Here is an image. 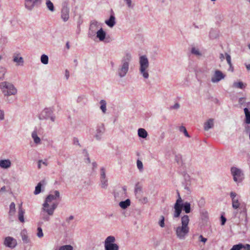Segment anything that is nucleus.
<instances>
[{
	"mask_svg": "<svg viewBox=\"0 0 250 250\" xmlns=\"http://www.w3.org/2000/svg\"><path fill=\"white\" fill-rule=\"evenodd\" d=\"M181 226H178L175 229L177 237L180 240L185 239L189 231L188 224L189 222V216L184 215L181 218Z\"/></svg>",
	"mask_w": 250,
	"mask_h": 250,
	"instance_id": "obj_1",
	"label": "nucleus"
},
{
	"mask_svg": "<svg viewBox=\"0 0 250 250\" xmlns=\"http://www.w3.org/2000/svg\"><path fill=\"white\" fill-rule=\"evenodd\" d=\"M132 60V56L130 53H126L122 57L121 63L117 70L118 76L122 78L126 76L129 71V64Z\"/></svg>",
	"mask_w": 250,
	"mask_h": 250,
	"instance_id": "obj_2",
	"label": "nucleus"
},
{
	"mask_svg": "<svg viewBox=\"0 0 250 250\" xmlns=\"http://www.w3.org/2000/svg\"><path fill=\"white\" fill-rule=\"evenodd\" d=\"M178 198L174 204V212L173 213V217L177 218L179 217L182 208H183L184 210L186 213H188L190 212V204L188 202L184 203H182L183 200L181 198L179 194L178 193Z\"/></svg>",
	"mask_w": 250,
	"mask_h": 250,
	"instance_id": "obj_3",
	"label": "nucleus"
},
{
	"mask_svg": "<svg viewBox=\"0 0 250 250\" xmlns=\"http://www.w3.org/2000/svg\"><path fill=\"white\" fill-rule=\"evenodd\" d=\"M58 204L53 203H51L44 201L42 204L41 210V214L42 215V219L44 221H49L50 220L49 216H52L54 210L57 208Z\"/></svg>",
	"mask_w": 250,
	"mask_h": 250,
	"instance_id": "obj_4",
	"label": "nucleus"
},
{
	"mask_svg": "<svg viewBox=\"0 0 250 250\" xmlns=\"http://www.w3.org/2000/svg\"><path fill=\"white\" fill-rule=\"evenodd\" d=\"M139 72L145 79L149 78V63L148 59L146 55H142L139 57Z\"/></svg>",
	"mask_w": 250,
	"mask_h": 250,
	"instance_id": "obj_5",
	"label": "nucleus"
},
{
	"mask_svg": "<svg viewBox=\"0 0 250 250\" xmlns=\"http://www.w3.org/2000/svg\"><path fill=\"white\" fill-rule=\"evenodd\" d=\"M0 89L5 97H8L12 95H15L17 93V89L11 83L3 82L0 83Z\"/></svg>",
	"mask_w": 250,
	"mask_h": 250,
	"instance_id": "obj_6",
	"label": "nucleus"
},
{
	"mask_svg": "<svg viewBox=\"0 0 250 250\" xmlns=\"http://www.w3.org/2000/svg\"><path fill=\"white\" fill-rule=\"evenodd\" d=\"M115 242L116 238L114 236H107L104 242V250H119V246Z\"/></svg>",
	"mask_w": 250,
	"mask_h": 250,
	"instance_id": "obj_7",
	"label": "nucleus"
},
{
	"mask_svg": "<svg viewBox=\"0 0 250 250\" xmlns=\"http://www.w3.org/2000/svg\"><path fill=\"white\" fill-rule=\"evenodd\" d=\"M40 120H47L50 119L52 122L55 121V116L53 114V111L51 108H45L42 111L39 115Z\"/></svg>",
	"mask_w": 250,
	"mask_h": 250,
	"instance_id": "obj_8",
	"label": "nucleus"
},
{
	"mask_svg": "<svg viewBox=\"0 0 250 250\" xmlns=\"http://www.w3.org/2000/svg\"><path fill=\"white\" fill-rule=\"evenodd\" d=\"M231 173L233 176V180L239 183L242 181L244 179V174L242 170L236 167H232L231 168Z\"/></svg>",
	"mask_w": 250,
	"mask_h": 250,
	"instance_id": "obj_9",
	"label": "nucleus"
},
{
	"mask_svg": "<svg viewBox=\"0 0 250 250\" xmlns=\"http://www.w3.org/2000/svg\"><path fill=\"white\" fill-rule=\"evenodd\" d=\"M100 27H101V26H100V24L99 22L95 20L91 21L88 32L89 37L92 38L95 36L96 32H97L96 30H98V28H100Z\"/></svg>",
	"mask_w": 250,
	"mask_h": 250,
	"instance_id": "obj_10",
	"label": "nucleus"
},
{
	"mask_svg": "<svg viewBox=\"0 0 250 250\" xmlns=\"http://www.w3.org/2000/svg\"><path fill=\"white\" fill-rule=\"evenodd\" d=\"M100 186L102 188L106 189L108 186V180L105 175V169L102 167L100 169Z\"/></svg>",
	"mask_w": 250,
	"mask_h": 250,
	"instance_id": "obj_11",
	"label": "nucleus"
},
{
	"mask_svg": "<svg viewBox=\"0 0 250 250\" xmlns=\"http://www.w3.org/2000/svg\"><path fill=\"white\" fill-rule=\"evenodd\" d=\"M42 0H24L25 8L31 11L35 6L41 4Z\"/></svg>",
	"mask_w": 250,
	"mask_h": 250,
	"instance_id": "obj_12",
	"label": "nucleus"
},
{
	"mask_svg": "<svg viewBox=\"0 0 250 250\" xmlns=\"http://www.w3.org/2000/svg\"><path fill=\"white\" fill-rule=\"evenodd\" d=\"M226 75L219 70H216L211 78V81L213 83H217L222 80L225 79Z\"/></svg>",
	"mask_w": 250,
	"mask_h": 250,
	"instance_id": "obj_13",
	"label": "nucleus"
},
{
	"mask_svg": "<svg viewBox=\"0 0 250 250\" xmlns=\"http://www.w3.org/2000/svg\"><path fill=\"white\" fill-rule=\"evenodd\" d=\"M229 195L231 199L232 207L234 209H238L240 206L239 196H238L237 194L233 191L230 192Z\"/></svg>",
	"mask_w": 250,
	"mask_h": 250,
	"instance_id": "obj_14",
	"label": "nucleus"
},
{
	"mask_svg": "<svg viewBox=\"0 0 250 250\" xmlns=\"http://www.w3.org/2000/svg\"><path fill=\"white\" fill-rule=\"evenodd\" d=\"M4 244L5 246L13 249L16 247L17 245V242L16 239L12 237H6L4 241Z\"/></svg>",
	"mask_w": 250,
	"mask_h": 250,
	"instance_id": "obj_15",
	"label": "nucleus"
},
{
	"mask_svg": "<svg viewBox=\"0 0 250 250\" xmlns=\"http://www.w3.org/2000/svg\"><path fill=\"white\" fill-rule=\"evenodd\" d=\"M13 61L16 63V65L23 66L24 64V59L21 56L20 53H15L13 55Z\"/></svg>",
	"mask_w": 250,
	"mask_h": 250,
	"instance_id": "obj_16",
	"label": "nucleus"
},
{
	"mask_svg": "<svg viewBox=\"0 0 250 250\" xmlns=\"http://www.w3.org/2000/svg\"><path fill=\"white\" fill-rule=\"evenodd\" d=\"M60 192L58 190H55L52 193L49 194L45 198V201L50 203L60 197Z\"/></svg>",
	"mask_w": 250,
	"mask_h": 250,
	"instance_id": "obj_17",
	"label": "nucleus"
},
{
	"mask_svg": "<svg viewBox=\"0 0 250 250\" xmlns=\"http://www.w3.org/2000/svg\"><path fill=\"white\" fill-rule=\"evenodd\" d=\"M69 9L66 6H64L62 8L61 12V17L64 21H66L69 18Z\"/></svg>",
	"mask_w": 250,
	"mask_h": 250,
	"instance_id": "obj_18",
	"label": "nucleus"
},
{
	"mask_svg": "<svg viewBox=\"0 0 250 250\" xmlns=\"http://www.w3.org/2000/svg\"><path fill=\"white\" fill-rule=\"evenodd\" d=\"M250 250V245L246 244L243 245L242 244L234 245L230 250Z\"/></svg>",
	"mask_w": 250,
	"mask_h": 250,
	"instance_id": "obj_19",
	"label": "nucleus"
},
{
	"mask_svg": "<svg viewBox=\"0 0 250 250\" xmlns=\"http://www.w3.org/2000/svg\"><path fill=\"white\" fill-rule=\"evenodd\" d=\"M11 166V162L9 159L0 160V167L3 169H7Z\"/></svg>",
	"mask_w": 250,
	"mask_h": 250,
	"instance_id": "obj_20",
	"label": "nucleus"
},
{
	"mask_svg": "<svg viewBox=\"0 0 250 250\" xmlns=\"http://www.w3.org/2000/svg\"><path fill=\"white\" fill-rule=\"evenodd\" d=\"M104 128L103 125H101L97 127L96 129V133L95 135V138L97 140H100L101 139V136L104 133Z\"/></svg>",
	"mask_w": 250,
	"mask_h": 250,
	"instance_id": "obj_21",
	"label": "nucleus"
},
{
	"mask_svg": "<svg viewBox=\"0 0 250 250\" xmlns=\"http://www.w3.org/2000/svg\"><path fill=\"white\" fill-rule=\"evenodd\" d=\"M97 38L99 39L100 41H103L106 36V33L102 27L98 30L96 32Z\"/></svg>",
	"mask_w": 250,
	"mask_h": 250,
	"instance_id": "obj_22",
	"label": "nucleus"
},
{
	"mask_svg": "<svg viewBox=\"0 0 250 250\" xmlns=\"http://www.w3.org/2000/svg\"><path fill=\"white\" fill-rule=\"evenodd\" d=\"M46 184V181L45 180H42L40 182L37 186L35 187V189L34 192V194L37 195L41 192V188L42 186H45Z\"/></svg>",
	"mask_w": 250,
	"mask_h": 250,
	"instance_id": "obj_23",
	"label": "nucleus"
},
{
	"mask_svg": "<svg viewBox=\"0 0 250 250\" xmlns=\"http://www.w3.org/2000/svg\"><path fill=\"white\" fill-rule=\"evenodd\" d=\"M214 126V120L213 119H209L204 123V128L206 131L212 128Z\"/></svg>",
	"mask_w": 250,
	"mask_h": 250,
	"instance_id": "obj_24",
	"label": "nucleus"
},
{
	"mask_svg": "<svg viewBox=\"0 0 250 250\" xmlns=\"http://www.w3.org/2000/svg\"><path fill=\"white\" fill-rule=\"evenodd\" d=\"M105 23L110 27H112L115 24V18L113 15L110 16L109 20H106Z\"/></svg>",
	"mask_w": 250,
	"mask_h": 250,
	"instance_id": "obj_25",
	"label": "nucleus"
},
{
	"mask_svg": "<svg viewBox=\"0 0 250 250\" xmlns=\"http://www.w3.org/2000/svg\"><path fill=\"white\" fill-rule=\"evenodd\" d=\"M31 137L34 140V142L36 145H39L41 143V140L40 137H38L37 135V132L36 130H34L31 134Z\"/></svg>",
	"mask_w": 250,
	"mask_h": 250,
	"instance_id": "obj_26",
	"label": "nucleus"
},
{
	"mask_svg": "<svg viewBox=\"0 0 250 250\" xmlns=\"http://www.w3.org/2000/svg\"><path fill=\"white\" fill-rule=\"evenodd\" d=\"M130 200L127 199L124 201H121L119 203L120 207L123 209H125L130 205Z\"/></svg>",
	"mask_w": 250,
	"mask_h": 250,
	"instance_id": "obj_27",
	"label": "nucleus"
},
{
	"mask_svg": "<svg viewBox=\"0 0 250 250\" xmlns=\"http://www.w3.org/2000/svg\"><path fill=\"white\" fill-rule=\"evenodd\" d=\"M21 239L24 243H28L29 242V239L27 234V232L25 230H23L21 232Z\"/></svg>",
	"mask_w": 250,
	"mask_h": 250,
	"instance_id": "obj_28",
	"label": "nucleus"
},
{
	"mask_svg": "<svg viewBox=\"0 0 250 250\" xmlns=\"http://www.w3.org/2000/svg\"><path fill=\"white\" fill-rule=\"evenodd\" d=\"M138 135L141 138H146L148 134L145 129L141 128L138 130Z\"/></svg>",
	"mask_w": 250,
	"mask_h": 250,
	"instance_id": "obj_29",
	"label": "nucleus"
},
{
	"mask_svg": "<svg viewBox=\"0 0 250 250\" xmlns=\"http://www.w3.org/2000/svg\"><path fill=\"white\" fill-rule=\"evenodd\" d=\"M246 84L242 82H235L233 83L232 87L236 88L244 89L245 88Z\"/></svg>",
	"mask_w": 250,
	"mask_h": 250,
	"instance_id": "obj_30",
	"label": "nucleus"
},
{
	"mask_svg": "<svg viewBox=\"0 0 250 250\" xmlns=\"http://www.w3.org/2000/svg\"><path fill=\"white\" fill-rule=\"evenodd\" d=\"M24 211L22 209L21 206L19 208L18 215H19V219L21 222H24Z\"/></svg>",
	"mask_w": 250,
	"mask_h": 250,
	"instance_id": "obj_31",
	"label": "nucleus"
},
{
	"mask_svg": "<svg viewBox=\"0 0 250 250\" xmlns=\"http://www.w3.org/2000/svg\"><path fill=\"white\" fill-rule=\"evenodd\" d=\"M244 112L245 114V123L247 124H250V111L248 110V108H245L244 109Z\"/></svg>",
	"mask_w": 250,
	"mask_h": 250,
	"instance_id": "obj_32",
	"label": "nucleus"
},
{
	"mask_svg": "<svg viewBox=\"0 0 250 250\" xmlns=\"http://www.w3.org/2000/svg\"><path fill=\"white\" fill-rule=\"evenodd\" d=\"M100 104H101L100 109L104 113H105L106 111V103L105 101L102 100L100 101Z\"/></svg>",
	"mask_w": 250,
	"mask_h": 250,
	"instance_id": "obj_33",
	"label": "nucleus"
},
{
	"mask_svg": "<svg viewBox=\"0 0 250 250\" xmlns=\"http://www.w3.org/2000/svg\"><path fill=\"white\" fill-rule=\"evenodd\" d=\"M46 5L47 6V8L51 12H54V7L53 3L50 0H46Z\"/></svg>",
	"mask_w": 250,
	"mask_h": 250,
	"instance_id": "obj_34",
	"label": "nucleus"
},
{
	"mask_svg": "<svg viewBox=\"0 0 250 250\" xmlns=\"http://www.w3.org/2000/svg\"><path fill=\"white\" fill-rule=\"evenodd\" d=\"M191 52L192 54L195 55L197 57H201L202 55V53L200 52L199 49L195 47H193L191 49Z\"/></svg>",
	"mask_w": 250,
	"mask_h": 250,
	"instance_id": "obj_35",
	"label": "nucleus"
},
{
	"mask_svg": "<svg viewBox=\"0 0 250 250\" xmlns=\"http://www.w3.org/2000/svg\"><path fill=\"white\" fill-rule=\"evenodd\" d=\"M48 57L45 54H43L41 57V62L43 64H47L48 63Z\"/></svg>",
	"mask_w": 250,
	"mask_h": 250,
	"instance_id": "obj_36",
	"label": "nucleus"
},
{
	"mask_svg": "<svg viewBox=\"0 0 250 250\" xmlns=\"http://www.w3.org/2000/svg\"><path fill=\"white\" fill-rule=\"evenodd\" d=\"M73 246L70 245H65L60 247L59 250H73Z\"/></svg>",
	"mask_w": 250,
	"mask_h": 250,
	"instance_id": "obj_37",
	"label": "nucleus"
},
{
	"mask_svg": "<svg viewBox=\"0 0 250 250\" xmlns=\"http://www.w3.org/2000/svg\"><path fill=\"white\" fill-rule=\"evenodd\" d=\"M126 5L128 8H133L134 6V4L133 3L132 0H123Z\"/></svg>",
	"mask_w": 250,
	"mask_h": 250,
	"instance_id": "obj_38",
	"label": "nucleus"
},
{
	"mask_svg": "<svg viewBox=\"0 0 250 250\" xmlns=\"http://www.w3.org/2000/svg\"><path fill=\"white\" fill-rule=\"evenodd\" d=\"M9 214L13 215L15 212V204L12 202L10 205Z\"/></svg>",
	"mask_w": 250,
	"mask_h": 250,
	"instance_id": "obj_39",
	"label": "nucleus"
},
{
	"mask_svg": "<svg viewBox=\"0 0 250 250\" xmlns=\"http://www.w3.org/2000/svg\"><path fill=\"white\" fill-rule=\"evenodd\" d=\"M137 167L140 172H142L143 170V164L141 161L137 160Z\"/></svg>",
	"mask_w": 250,
	"mask_h": 250,
	"instance_id": "obj_40",
	"label": "nucleus"
},
{
	"mask_svg": "<svg viewBox=\"0 0 250 250\" xmlns=\"http://www.w3.org/2000/svg\"><path fill=\"white\" fill-rule=\"evenodd\" d=\"M225 56H226V59L227 60V62L228 63V64L229 65V66H230V67H232V63H231V57L228 54V53H225Z\"/></svg>",
	"mask_w": 250,
	"mask_h": 250,
	"instance_id": "obj_41",
	"label": "nucleus"
},
{
	"mask_svg": "<svg viewBox=\"0 0 250 250\" xmlns=\"http://www.w3.org/2000/svg\"><path fill=\"white\" fill-rule=\"evenodd\" d=\"M37 235L39 238H42L43 236L42 229L40 227L37 229Z\"/></svg>",
	"mask_w": 250,
	"mask_h": 250,
	"instance_id": "obj_42",
	"label": "nucleus"
},
{
	"mask_svg": "<svg viewBox=\"0 0 250 250\" xmlns=\"http://www.w3.org/2000/svg\"><path fill=\"white\" fill-rule=\"evenodd\" d=\"M5 73V68L3 67H0V80H2L4 78V76Z\"/></svg>",
	"mask_w": 250,
	"mask_h": 250,
	"instance_id": "obj_43",
	"label": "nucleus"
},
{
	"mask_svg": "<svg viewBox=\"0 0 250 250\" xmlns=\"http://www.w3.org/2000/svg\"><path fill=\"white\" fill-rule=\"evenodd\" d=\"M179 130L181 132H183L186 137H189V136L188 132H187V129L185 127H184L183 126H181L180 127Z\"/></svg>",
	"mask_w": 250,
	"mask_h": 250,
	"instance_id": "obj_44",
	"label": "nucleus"
},
{
	"mask_svg": "<svg viewBox=\"0 0 250 250\" xmlns=\"http://www.w3.org/2000/svg\"><path fill=\"white\" fill-rule=\"evenodd\" d=\"M159 225L162 228H164L165 227V217L164 216H161L160 220L159 222Z\"/></svg>",
	"mask_w": 250,
	"mask_h": 250,
	"instance_id": "obj_45",
	"label": "nucleus"
},
{
	"mask_svg": "<svg viewBox=\"0 0 250 250\" xmlns=\"http://www.w3.org/2000/svg\"><path fill=\"white\" fill-rule=\"evenodd\" d=\"M175 161L179 164H182V156L180 155H176L175 156Z\"/></svg>",
	"mask_w": 250,
	"mask_h": 250,
	"instance_id": "obj_46",
	"label": "nucleus"
},
{
	"mask_svg": "<svg viewBox=\"0 0 250 250\" xmlns=\"http://www.w3.org/2000/svg\"><path fill=\"white\" fill-rule=\"evenodd\" d=\"M205 203V199H203V198H201L200 199L199 201H198V206L200 207H202L204 206V204Z\"/></svg>",
	"mask_w": 250,
	"mask_h": 250,
	"instance_id": "obj_47",
	"label": "nucleus"
},
{
	"mask_svg": "<svg viewBox=\"0 0 250 250\" xmlns=\"http://www.w3.org/2000/svg\"><path fill=\"white\" fill-rule=\"evenodd\" d=\"M199 240L202 242H203L204 243H205L207 241V239L206 238H204L203 236V235H200L199 236Z\"/></svg>",
	"mask_w": 250,
	"mask_h": 250,
	"instance_id": "obj_48",
	"label": "nucleus"
},
{
	"mask_svg": "<svg viewBox=\"0 0 250 250\" xmlns=\"http://www.w3.org/2000/svg\"><path fill=\"white\" fill-rule=\"evenodd\" d=\"M180 104L178 103L175 104L173 105L170 107V109H178L180 108Z\"/></svg>",
	"mask_w": 250,
	"mask_h": 250,
	"instance_id": "obj_49",
	"label": "nucleus"
},
{
	"mask_svg": "<svg viewBox=\"0 0 250 250\" xmlns=\"http://www.w3.org/2000/svg\"><path fill=\"white\" fill-rule=\"evenodd\" d=\"M140 201L143 204H146L148 202V198L146 197H144Z\"/></svg>",
	"mask_w": 250,
	"mask_h": 250,
	"instance_id": "obj_50",
	"label": "nucleus"
},
{
	"mask_svg": "<svg viewBox=\"0 0 250 250\" xmlns=\"http://www.w3.org/2000/svg\"><path fill=\"white\" fill-rule=\"evenodd\" d=\"M4 119V111L0 109V120H3Z\"/></svg>",
	"mask_w": 250,
	"mask_h": 250,
	"instance_id": "obj_51",
	"label": "nucleus"
},
{
	"mask_svg": "<svg viewBox=\"0 0 250 250\" xmlns=\"http://www.w3.org/2000/svg\"><path fill=\"white\" fill-rule=\"evenodd\" d=\"M74 219V216L72 215L70 216L69 217L66 218L65 219L66 222L68 224L69 223L70 221Z\"/></svg>",
	"mask_w": 250,
	"mask_h": 250,
	"instance_id": "obj_52",
	"label": "nucleus"
},
{
	"mask_svg": "<svg viewBox=\"0 0 250 250\" xmlns=\"http://www.w3.org/2000/svg\"><path fill=\"white\" fill-rule=\"evenodd\" d=\"M221 224L222 225H224L226 222V218L225 217H224L223 216H221Z\"/></svg>",
	"mask_w": 250,
	"mask_h": 250,
	"instance_id": "obj_53",
	"label": "nucleus"
},
{
	"mask_svg": "<svg viewBox=\"0 0 250 250\" xmlns=\"http://www.w3.org/2000/svg\"><path fill=\"white\" fill-rule=\"evenodd\" d=\"M65 77L66 80H68L69 77V72L67 70H66L65 71Z\"/></svg>",
	"mask_w": 250,
	"mask_h": 250,
	"instance_id": "obj_54",
	"label": "nucleus"
},
{
	"mask_svg": "<svg viewBox=\"0 0 250 250\" xmlns=\"http://www.w3.org/2000/svg\"><path fill=\"white\" fill-rule=\"evenodd\" d=\"M126 189L125 187L122 188L119 191V192H121L123 194H125V193Z\"/></svg>",
	"mask_w": 250,
	"mask_h": 250,
	"instance_id": "obj_55",
	"label": "nucleus"
},
{
	"mask_svg": "<svg viewBox=\"0 0 250 250\" xmlns=\"http://www.w3.org/2000/svg\"><path fill=\"white\" fill-rule=\"evenodd\" d=\"M245 98H240L239 99V103L240 104H242L244 103Z\"/></svg>",
	"mask_w": 250,
	"mask_h": 250,
	"instance_id": "obj_56",
	"label": "nucleus"
},
{
	"mask_svg": "<svg viewBox=\"0 0 250 250\" xmlns=\"http://www.w3.org/2000/svg\"><path fill=\"white\" fill-rule=\"evenodd\" d=\"M42 162V160H39L38 161V168H39V169L41 168Z\"/></svg>",
	"mask_w": 250,
	"mask_h": 250,
	"instance_id": "obj_57",
	"label": "nucleus"
},
{
	"mask_svg": "<svg viewBox=\"0 0 250 250\" xmlns=\"http://www.w3.org/2000/svg\"><path fill=\"white\" fill-rule=\"evenodd\" d=\"M219 58L221 61H223L225 59V56L223 53H221L219 56Z\"/></svg>",
	"mask_w": 250,
	"mask_h": 250,
	"instance_id": "obj_58",
	"label": "nucleus"
},
{
	"mask_svg": "<svg viewBox=\"0 0 250 250\" xmlns=\"http://www.w3.org/2000/svg\"><path fill=\"white\" fill-rule=\"evenodd\" d=\"M246 107L245 108H248V110L250 111V102H248L246 104Z\"/></svg>",
	"mask_w": 250,
	"mask_h": 250,
	"instance_id": "obj_59",
	"label": "nucleus"
},
{
	"mask_svg": "<svg viewBox=\"0 0 250 250\" xmlns=\"http://www.w3.org/2000/svg\"><path fill=\"white\" fill-rule=\"evenodd\" d=\"M6 190V188H5V186H3L0 189V192H3V191H5Z\"/></svg>",
	"mask_w": 250,
	"mask_h": 250,
	"instance_id": "obj_60",
	"label": "nucleus"
},
{
	"mask_svg": "<svg viewBox=\"0 0 250 250\" xmlns=\"http://www.w3.org/2000/svg\"><path fill=\"white\" fill-rule=\"evenodd\" d=\"M83 99V97H78V100H77L78 102H81Z\"/></svg>",
	"mask_w": 250,
	"mask_h": 250,
	"instance_id": "obj_61",
	"label": "nucleus"
},
{
	"mask_svg": "<svg viewBox=\"0 0 250 250\" xmlns=\"http://www.w3.org/2000/svg\"><path fill=\"white\" fill-rule=\"evenodd\" d=\"M246 67L247 69L248 70H250V64H246Z\"/></svg>",
	"mask_w": 250,
	"mask_h": 250,
	"instance_id": "obj_62",
	"label": "nucleus"
},
{
	"mask_svg": "<svg viewBox=\"0 0 250 250\" xmlns=\"http://www.w3.org/2000/svg\"><path fill=\"white\" fill-rule=\"evenodd\" d=\"M42 164L43 165H44L45 166H47V165H48V164H47V163L46 161H42Z\"/></svg>",
	"mask_w": 250,
	"mask_h": 250,
	"instance_id": "obj_63",
	"label": "nucleus"
},
{
	"mask_svg": "<svg viewBox=\"0 0 250 250\" xmlns=\"http://www.w3.org/2000/svg\"><path fill=\"white\" fill-rule=\"evenodd\" d=\"M86 163H90V158L89 157H87L86 158Z\"/></svg>",
	"mask_w": 250,
	"mask_h": 250,
	"instance_id": "obj_64",
	"label": "nucleus"
}]
</instances>
